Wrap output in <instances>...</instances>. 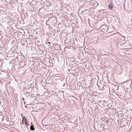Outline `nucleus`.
<instances>
[{
  "mask_svg": "<svg viewBox=\"0 0 132 132\" xmlns=\"http://www.w3.org/2000/svg\"><path fill=\"white\" fill-rule=\"evenodd\" d=\"M110 9H112L113 8V7L112 5L110 4H109L108 5Z\"/></svg>",
  "mask_w": 132,
  "mask_h": 132,
  "instance_id": "nucleus-2",
  "label": "nucleus"
},
{
  "mask_svg": "<svg viewBox=\"0 0 132 132\" xmlns=\"http://www.w3.org/2000/svg\"><path fill=\"white\" fill-rule=\"evenodd\" d=\"M24 121L25 122V124L26 125H29L28 124V122L27 121V120L25 118L24 120Z\"/></svg>",
  "mask_w": 132,
  "mask_h": 132,
  "instance_id": "nucleus-3",
  "label": "nucleus"
},
{
  "mask_svg": "<svg viewBox=\"0 0 132 132\" xmlns=\"http://www.w3.org/2000/svg\"><path fill=\"white\" fill-rule=\"evenodd\" d=\"M21 115H23V114H22L21 113Z\"/></svg>",
  "mask_w": 132,
  "mask_h": 132,
  "instance_id": "nucleus-6",
  "label": "nucleus"
},
{
  "mask_svg": "<svg viewBox=\"0 0 132 132\" xmlns=\"http://www.w3.org/2000/svg\"><path fill=\"white\" fill-rule=\"evenodd\" d=\"M24 119V118H23V119H23V120L22 121V122L23 123V122Z\"/></svg>",
  "mask_w": 132,
  "mask_h": 132,
  "instance_id": "nucleus-4",
  "label": "nucleus"
},
{
  "mask_svg": "<svg viewBox=\"0 0 132 132\" xmlns=\"http://www.w3.org/2000/svg\"><path fill=\"white\" fill-rule=\"evenodd\" d=\"M48 44H50L51 43H50V42H48Z\"/></svg>",
  "mask_w": 132,
  "mask_h": 132,
  "instance_id": "nucleus-5",
  "label": "nucleus"
},
{
  "mask_svg": "<svg viewBox=\"0 0 132 132\" xmlns=\"http://www.w3.org/2000/svg\"><path fill=\"white\" fill-rule=\"evenodd\" d=\"M30 129L32 130H35V128L34 127V125H32L31 126Z\"/></svg>",
  "mask_w": 132,
  "mask_h": 132,
  "instance_id": "nucleus-1",
  "label": "nucleus"
}]
</instances>
